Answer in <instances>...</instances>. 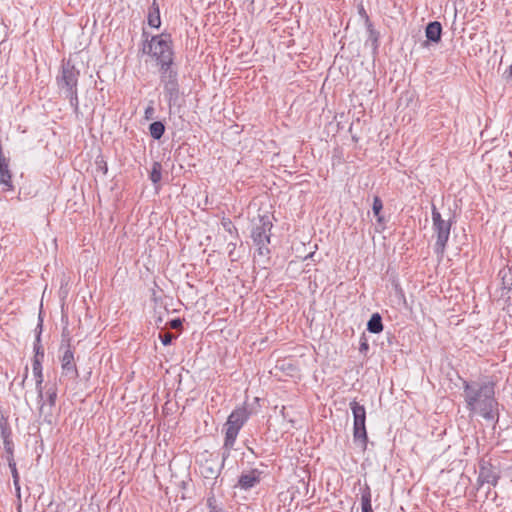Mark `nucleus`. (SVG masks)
<instances>
[{"instance_id":"c756f323","label":"nucleus","mask_w":512,"mask_h":512,"mask_svg":"<svg viewBox=\"0 0 512 512\" xmlns=\"http://www.w3.org/2000/svg\"><path fill=\"white\" fill-rule=\"evenodd\" d=\"M499 437L502 441L511 440L512 441V426L506 427L500 434Z\"/></svg>"},{"instance_id":"f03ea898","label":"nucleus","mask_w":512,"mask_h":512,"mask_svg":"<svg viewBox=\"0 0 512 512\" xmlns=\"http://www.w3.org/2000/svg\"><path fill=\"white\" fill-rule=\"evenodd\" d=\"M142 46L140 52L150 56L157 65L168 66L174 64V49L171 34L161 33L149 36L146 31L142 33Z\"/></svg>"},{"instance_id":"4c0bfd02","label":"nucleus","mask_w":512,"mask_h":512,"mask_svg":"<svg viewBox=\"0 0 512 512\" xmlns=\"http://www.w3.org/2000/svg\"><path fill=\"white\" fill-rule=\"evenodd\" d=\"M27 376H28V367L25 368V375H24V378H23V381H22V384L25 382V380L27 379Z\"/></svg>"},{"instance_id":"e433bc0d","label":"nucleus","mask_w":512,"mask_h":512,"mask_svg":"<svg viewBox=\"0 0 512 512\" xmlns=\"http://www.w3.org/2000/svg\"><path fill=\"white\" fill-rule=\"evenodd\" d=\"M359 12H360V14H361L365 19H366V16H368V15H367V13H366V11L364 10V8H363V7L360 9V11H359Z\"/></svg>"},{"instance_id":"b1692460","label":"nucleus","mask_w":512,"mask_h":512,"mask_svg":"<svg viewBox=\"0 0 512 512\" xmlns=\"http://www.w3.org/2000/svg\"><path fill=\"white\" fill-rule=\"evenodd\" d=\"M162 166L159 162H154L153 165H152V169H151V172H150V180L152 181L153 184H157L160 182L161 178H162Z\"/></svg>"},{"instance_id":"a19ab883","label":"nucleus","mask_w":512,"mask_h":512,"mask_svg":"<svg viewBox=\"0 0 512 512\" xmlns=\"http://www.w3.org/2000/svg\"><path fill=\"white\" fill-rule=\"evenodd\" d=\"M107 173V165L105 164L104 174Z\"/></svg>"},{"instance_id":"0eeeda50","label":"nucleus","mask_w":512,"mask_h":512,"mask_svg":"<svg viewBox=\"0 0 512 512\" xmlns=\"http://www.w3.org/2000/svg\"><path fill=\"white\" fill-rule=\"evenodd\" d=\"M79 75V70L75 68L70 60L64 61L61 66V73L57 77L58 86L65 89V92L77 89Z\"/></svg>"},{"instance_id":"f3484780","label":"nucleus","mask_w":512,"mask_h":512,"mask_svg":"<svg viewBox=\"0 0 512 512\" xmlns=\"http://www.w3.org/2000/svg\"><path fill=\"white\" fill-rule=\"evenodd\" d=\"M366 27L368 31V39L365 43L366 46L370 45L372 49V53L376 55L378 53L379 48V38L380 34L378 31H376L373 27V24L369 20V17L366 16Z\"/></svg>"},{"instance_id":"20e7f679","label":"nucleus","mask_w":512,"mask_h":512,"mask_svg":"<svg viewBox=\"0 0 512 512\" xmlns=\"http://www.w3.org/2000/svg\"><path fill=\"white\" fill-rule=\"evenodd\" d=\"M273 223L268 215L259 216L253 221L251 238L257 246L259 255L267 256L270 254L268 245L270 244L271 229Z\"/></svg>"},{"instance_id":"7ed1b4c3","label":"nucleus","mask_w":512,"mask_h":512,"mask_svg":"<svg viewBox=\"0 0 512 512\" xmlns=\"http://www.w3.org/2000/svg\"><path fill=\"white\" fill-rule=\"evenodd\" d=\"M249 416L250 412L244 406L234 409L228 416L224 424L223 460H226L230 456V451L235 445L239 431L248 421Z\"/></svg>"},{"instance_id":"4468645a","label":"nucleus","mask_w":512,"mask_h":512,"mask_svg":"<svg viewBox=\"0 0 512 512\" xmlns=\"http://www.w3.org/2000/svg\"><path fill=\"white\" fill-rule=\"evenodd\" d=\"M0 184L5 187V190H13L12 174L9 170V159L4 158L0 160Z\"/></svg>"},{"instance_id":"2f4dec72","label":"nucleus","mask_w":512,"mask_h":512,"mask_svg":"<svg viewBox=\"0 0 512 512\" xmlns=\"http://www.w3.org/2000/svg\"><path fill=\"white\" fill-rule=\"evenodd\" d=\"M168 325L171 329H180L182 328V320L180 318L172 319L168 322Z\"/></svg>"},{"instance_id":"393cba45","label":"nucleus","mask_w":512,"mask_h":512,"mask_svg":"<svg viewBox=\"0 0 512 512\" xmlns=\"http://www.w3.org/2000/svg\"><path fill=\"white\" fill-rule=\"evenodd\" d=\"M382 209H383L382 200L378 196H375L373 199L372 210H373V213L379 223H381L384 219L383 216L380 214Z\"/></svg>"},{"instance_id":"1a4fd4ad","label":"nucleus","mask_w":512,"mask_h":512,"mask_svg":"<svg viewBox=\"0 0 512 512\" xmlns=\"http://www.w3.org/2000/svg\"><path fill=\"white\" fill-rule=\"evenodd\" d=\"M62 375L75 379L78 377V370L74 360V352L72 351L70 344L68 343L64 347L63 355L60 358Z\"/></svg>"},{"instance_id":"a211bd4d","label":"nucleus","mask_w":512,"mask_h":512,"mask_svg":"<svg viewBox=\"0 0 512 512\" xmlns=\"http://www.w3.org/2000/svg\"><path fill=\"white\" fill-rule=\"evenodd\" d=\"M42 322H43L42 318L39 317V323L36 327L37 334H36V338H35V342H34L35 354L33 357V361L38 360V362H40V364H42V361L44 358V349L41 345Z\"/></svg>"},{"instance_id":"aec40b11","label":"nucleus","mask_w":512,"mask_h":512,"mask_svg":"<svg viewBox=\"0 0 512 512\" xmlns=\"http://www.w3.org/2000/svg\"><path fill=\"white\" fill-rule=\"evenodd\" d=\"M148 24L152 28H159L161 25L160 9L157 0H153L148 12Z\"/></svg>"},{"instance_id":"ea45409f","label":"nucleus","mask_w":512,"mask_h":512,"mask_svg":"<svg viewBox=\"0 0 512 512\" xmlns=\"http://www.w3.org/2000/svg\"><path fill=\"white\" fill-rule=\"evenodd\" d=\"M44 406H45V404H42V405H41V407H40V412H41V413H43Z\"/></svg>"},{"instance_id":"39448f33","label":"nucleus","mask_w":512,"mask_h":512,"mask_svg":"<svg viewBox=\"0 0 512 512\" xmlns=\"http://www.w3.org/2000/svg\"><path fill=\"white\" fill-rule=\"evenodd\" d=\"M432 228L436 234V242L434 245V252L442 257L446 250L447 242L450 236L451 221L444 220L436 207L432 206Z\"/></svg>"},{"instance_id":"9d476101","label":"nucleus","mask_w":512,"mask_h":512,"mask_svg":"<svg viewBox=\"0 0 512 512\" xmlns=\"http://www.w3.org/2000/svg\"><path fill=\"white\" fill-rule=\"evenodd\" d=\"M224 462L225 460L222 459V463H219L217 458L213 457L206 459L200 464L201 475L206 479H216L221 472Z\"/></svg>"},{"instance_id":"473e14b6","label":"nucleus","mask_w":512,"mask_h":512,"mask_svg":"<svg viewBox=\"0 0 512 512\" xmlns=\"http://www.w3.org/2000/svg\"><path fill=\"white\" fill-rule=\"evenodd\" d=\"M13 485L15 487V490H20V477L13 478Z\"/></svg>"},{"instance_id":"5701e85b","label":"nucleus","mask_w":512,"mask_h":512,"mask_svg":"<svg viewBox=\"0 0 512 512\" xmlns=\"http://www.w3.org/2000/svg\"><path fill=\"white\" fill-rule=\"evenodd\" d=\"M149 132L153 139L159 140L165 133V125L161 121H154L149 125Z\"/></svg>"},{"instance_id":"9b49d317","label":"nucleus","mask_w":512,"mask_h":512,"mask_svg":"<svg viewBox=\"0 0 512 512\" xmlns=\"http://www.w3.org/2000/svg\"><path fill=\"white\" fill-rule=\"evenodd\" d=\"M0 437L3 441L5 456L14 455L15 445L12 439V430L8 420L4 417L0 418Z\"/></svg>"},{"instance_id":"ddd939ff","label":"nucleus","mask_w":512,"mask_h":512,"mask_svg":"<svg viewBox=\"0 0 512 512\" xmlns=\"http://www.w3.org/2000/svg\"><path fill=\"white\" fill-rule=\"evenodd\" d=\"M164 97L168 102L170 108L179 105L180 101V85L179 82H174L163 86Z\"/></svg>"},{"instance_id":"f257e3e1","label":"nucleus","mask_w":512,"mask_h":512,"mask_svg":"<svg viewBox=\"0 0 512 512\" xmlns=\"http://www.w3.org/2000/svg\"><path fill=\"white\" fill-rule=\"evenodd\" d=\"M463 397L470 413L478 414L486 421L498 420V402L493 382L463 380Z\"/></svg>"},{"instance_id":"7c9ffc66","label":"nucleus","mask_w":512,"mask_h":512,"mask_svg":"<svg viewBox=\"0 0 512 512\" xmlns=\"http://www.w3.org/2000/svg\"><path fill=\"white\" fill-rule=\"evenodd\" d=\"M154 113H155V109L153 107V105H148L146 108H145V111H144V117L146 120H151L154 118Z\"/></svg>"},{"instance_id":"f704fd0d","label":"nucleus","mask_w":512,"mask_h":512,"mask_svg":"<svg viewBox=\"0 0 512 512\" xmlns=\"http://www.w3.org/2000/svg\"><path fill=\"white\" fill-rule=\"evenodd\" d=\"M368 348H369L368 343L366 341H364V342H362L360 344V348L359 349H360L361 352H363V351L368 350Z\"/></svg>"},{"instance_id":"a878e982","label":"nucleus","mask_w":512,"mask_h":512,"mask_svg":"<svg viewBox=\"0 0 512 512\" xmlns=\"http://www.w3.org/2000/svg\"><path fill=\"white\" fill-rule=\"evenodd\" d=\"M66 97L69 99L71 107L74 108L75 111L79 108V100H78V91L77 89H73L70 91H66Z\"/></svg>"},{"instance_id":"6e6552de","label":"nucleus","mask_w":512,"mask_h":512,"mask_svg":"<svg viewBox=\"0 0 512 512\" xmlns=\"http://www.w3.org/2000/svg\"><path fill=\"white\" fill-rule=\"evenodd\" d=\"M499 479L500 474L497 468L492 465L490 460L482 458L479 462L478 488L484 484L496 486Z\"/></svg>"},{"instance_id":"dca6fc26","label":"nucleus","mask_w":512,"mask_h":512,"mask_svg":"<svg viewBox=\"0 0 512 512\" xmlns=\"http://www.w3.org/2000/svg\"><path fill=\"white\" fill-rule=\"evenodd\" d=\"M427 42L439 43L442 36V25L438 21L429 22L425 28Z\"/></svg>"},{"instance_id":"c9c22d12","label":"nucleus","mask_w":512,"mask_h":512,"mask_svg":"<svg viewBox=\"0 0 512 512\" xmlns=\"http://www.w3.org/2000/svg\"><path fill=\"white\" fill-rule=\"evenodd\" d=\"M163 320H164V319H163V316L160 314V315L156 318V320H155V323H156L157 327H159V326H160V324L163 322Z\"/></svg>"},{"instance_id":"58836bf2","label":"nucleus","mask_w":512,"mask_h":512,"mask_svg":"<svg viewBox=\"0 0 512 512\" xmlns=\"http://www.w3.org/2000/svg\"><path fill=\"white\" fill-rule=\"evenodd\" d=\"M16 491V496L18 499L21 498V489L20 490H15Z\"/></svg>"},{"instance_id":"6ab92c4d","label":"nucleus","mask_w":512,"mask_h":512,"mask_svg":"<svg viewBox=\"0 0 512 512\" xmlns=\"http://www.w3.org/2000/svg\"><path fill=\"white\" fill-rule=\"evenodd\" d=\"M32 371H33V375H34L35 381H36V390L38 393V398L40 400H42L43 399V387H42L43 373H42V364H40V362H38V360L32 361Z\"/></svg>"},{"instance_id":"cd10ccee","label":"nucleus","mask_w":512,"mask_h":512,"mask_svg":"<svg viewBox=\"0 0 512 512\" xmlns=\"http://www.w3.org/2000/svg\"><path fill=\"white\" fill-rule=\"evenodd\" d=\"M46 397H47V404L50 406V407H53L55 406V403H56V398H57V392H56V389L55 388H50L46 391Z\"/></svg>"},{"instance_id":"79ce46f5","label":"nucleus","mask_w":512,"mask_h":512,"mask_svg":"<svg viewBox=\"0 0 512 512\" xmlns=\"http://www.w3.org/2000/svg\"><path fill=\"white\" fill-rule=\"evenodd\" d=\"M510 470H511V473H512V467L510 468Z\"/></svg>"},{"instance_id":"72a5a7b5","label":"nucleus","mask_w":512,"mask_h":512,"mask_svg":"<svg viewBox=\"0 0 512 512\" xmlns=\"http://www.w3.org/2000/svg\"><path fill=\"white\" fill-rule=\"evenodd\" d=\"M505 74H506L505 77H506L507 80L512 79V64L509 66V68H508V70L506 71Z\"/></svg>"},{"instance_id":"f8f14e48","label":"nucleus","mask_w":512,"mask_h":512,"mask_svg":"<svg viewBox=\"0 0 512 512\" xmlns=\"http://www.w3.org/2000/svg\"><path fill=\"white\" fill-rule=\"evenodd\" d=\"M260 474L261 472L257 469L242 473L238 479V486L244 490L253 488L260 482Z\"/></svg>"},{"instance_id":"412c9836","label":"nucleus","mask_w":512,"mask_h":512,"mask_svg":"<svg viewBox=\"0 0 512 512\" xmlns=\"http://www.w3.org/2000/svg\"><path fill=\"white\" fill-rule=\"evenodd\" d=\"M367 330L373 334H378L383 331L382 317L379 313L372 314L367 322Z\"/></svg>"},{"instance_id":"423d86ee","label":"nucleus","mask_w":512,"mask_h":512,"mask_svg":"<svg viewBox=\"0 0 512 512\" xmlns=\"http://www.w3.org/2000/svg\"><path fill=\"white\" fill-rule=\"evenodd\" d=\"M353 414V440L364 451L367 448L368 436L366 431V409L356 401L350 403Z\"/></svg>"},{"instance_id":"2eb2a0df","label":"nucleus","mask_w":512,"mask_h":512,"mask_svg":"<svg viewBox=\"0 0 512 512\" xmlns=\"http://www.w3.org/2000/svg\"><path fill=\"white\" fill-rule=\"evenodd\" d=\"M159 73H160V84L162 87L178 81V72L173 67V65L160 66Z\"/></svg>"},{"instance_id":"bb28decb","label":"nucleus","mask_w":512,"mask_h":512,"mask_svg":"<svg viewBox=\"0 0 512 512\" xmlns=\"http://www.w3.org/2000/svg\"><path fill=\"white\" fill-rule=\"evenodd\" d=\"M5 459H6L7 463H8L9 468H10L12 478H18L19 477V473H18V470H17V467H16V461H15L14 455L5 456Z\"/></svg>"},{"instance_id":"c85d7f7f","label":"nucleus","mask_w":512,"mask_h":512,"mask_svg":"<svg viewBox=\"0 0 512 512\" xmlns=\"http://www.w3.org/2000/svg\"><path fill=\"white\" fill-rule=\"evenodd\" d=\"M176 338V336L170 332L160 333L159 339L161 340L162 344L167 346L172 343V341Z\"/></svg>"},{"instance_id":"4be33fe9","label":"nucleus","mask_w":512,"mask_h":512,"mask_svg":"<svg viewBox=\"0 0 512 512\" xmlns=\"http://www.w3.org/2000/svg\"><path fill=\"white\" fill-rule=\"evenodd\" d=\"M361 510L362 512H373L371 505V490L368 485L361 489Z\"/></svg>"}]
</instances>
